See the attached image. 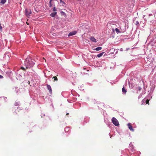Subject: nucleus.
<instances>
[{
  "label": "nucleus",
  "instance_id": "f257e3e1",
  "mask_svg": "<svg viewBox=\"0 0 156 156\" xmlns=\"http://www.w3.org/2000/svg\"><path fill=\"white\" fill-rule=\"evenodd\" d=\"M25 64L26 66V68L32 67L34 64V62L30 58H27L25 62Z\"/></svg>",
  "mask_w": 156,
  "mask_h": 156
},
{
  "label": "nucleus",
  "instance_id": "f03ea898",
  "mask_svg": "<svg viewBox=\"0 0 156 156\" xmlns=\"http://www.w3.org/2000/svg\"><path fill=\"white\" fill-rule=\"evenodd\" d=\"M113 123L116 126L119 125V122L117 119L115 117H113L112 119Z\"/></svg>",
  "mask_w": 156,
  "mask_h": 156
},
{
  "label": "nucleus",
  "instance_id": "7ed1b4c3",
  "mask_svg": "<svg viewBox=\"0 0 156 156\" xmlns=\"http://www.w3.org/2000/svg\"><path fill=\"white\" fill-rule=\"evenodd\" d=\"M54 3V8L53 11H56L57 10L56 9V7L57 5H58L59 4V2L57 0H55L53 2Z\"/></svg>",
  "mask_w": 156,
  "mask_h": 156
},
{
  "label": "nucleus",
  "instance_id": "20e7f679",
  "mask_svg": "<svg viewBox=\"0 0 156 156\" xmlns=\"http://www.w3.org/2000/svg\"><path fill=\"white\" fill-rule=\"evenodd\" d=\"M31 13V11L30 9H27L25 10V14L28 17Z\"/></svg>",
  "mask_w": 156,
  "mask_h": 156
},
{
  "label": "nucleus",
  "instance_id": "39448f33",
  "mask_svg": "<svg viewBox=\"0 0 156 156\" xmlns=\"http://www.w3.org/2000/svg\"><path fill=\"white\" fill-rule=\"evenodd\" d=\"M127 126L128 127V128L131 131H134V129H133L132 126L131 125V124L130 123H129L127 124Z\"/></svg>",
  "mask_w": 156,
  "mask_h": 156
},
{
  "label": "nucleus",
  "instance_id": "423d86ee",
  "mask_svg": "<svg viewBox=\"0 0 156 156\" xmlns=\"http://www.w3.org/2000/svg\"><path fill=\"white\" fill-rule=\"evenodd\" d=\"M47 87L48 90H49L50 93L51 94L52 93V89L51 88V87L48 84H47Z\"/></svg>",
  "mask_w": 156,
  "mask_h": 156
},
{
  "label": "nucleus",
  "instance_id": "0eeeda50",
  "mask_svg": "<svg viewBox=\"0 0 156 156\" xmlns=\"http://www.w3.org/2000/svg\"><path fill=\"white\" fill-rule=\"evenodd\" d=\"M76 33V31H74L70 33L68 35V36H71L75 34Z\"/></svg>",
  "mask_w": 156,
  "mask_h": 156
},
{
  "label": "nucleus",
  "instance_id": "6e6552de",
  "mask_svg": "<svg viewBox=\"0 0 156 156\" xmlns=\"http://www.w3.org/2000/svg\"><path fill=\"white\" fill-rule=\"evenodd\" d=\"M90 39L93 42L96 43L97 42V41L96 40V39L94 37H91L90 38Z\"/></svg>",
  "mask_w": 156,
  "mask_h": 156
},
{
  "label": "nucleus",
  "instance_id": "1a4fd4ad",
  "mask_svg": "<svg viewBox=\"0 0 156 156\" xmlns=\"http://www.w3.org/2000/svg\"><path fill=\"white\" fill-rule=\"evenodd\" d=\"M55 0H51L49 2V6L50 7H52L53 5L54 6L53 2Z\"/></svg>",
  "mask_w": 156,
  "mask_h": 156
},
{
  "label": "nucleus",
  "instance_id": "9d476101",
  "mask_svg": "<svg viewBox=\"0 0 156 156\" xmlns=\"http://www.w3.org/2000/svg\"><path fill=\"white\" fill-rule=\"evenodd\" d=\"M57 14V12H54L51 13L50 14V16H51L52 17H54L55 16V15Z\"/></svg>",
  "mask_w": 156,
  "mask_h": 156
},
{
  "label": "nucleus",
  "instance_id": "9b49d317",
  "mask_svg": "<svg viewBox=\"0 0 156 156\" xmlns=\"http://www.w3.org/2000/svg\"><path fill=\"white\" fill-rule=\"evenodd\" d=\"M61 14L62 16H63L64 17H66V15L65 12L63 11L61 12Z\"/></svg>",
  "mask_w": 156,
  "mask_h": 156
},
{
  "label": "nucleus",
  "instance_id": "f8f14e48",
  "mask_svg": "<svg viewBox=\"0 0 156 156\" xmlns=\"http://www.w3.org/2000/svg\"><path fill=\"white\" fill-rule=\"evenodd\" d=\"M104 53V52H103L101 53L100 54H98L97 57H98V58L100 57L103 55V54Z\"/></svg>",
  "mask_w": 156,
  "mask_h": 156
},
{
  "label": "nucleus",
  "instance_id": "ddd939ff",
  "mask_svg": "<svg viewBox=\"0 0 156 156\" xmlns=\"http://www.w3.org/2000/svg\"><path fill=\"white\" fill-rule=\"evenodd\" d=\"M101 49H102V48L101 47H99L95 49H94V50L98 51L101 50Z\"/></svg>",
  "mask_w": 156,
  "mask_h": 156
},
{
  "label": "nucleus",
  "instance_id": "4468645a",
  "mask_svg": "<svg viewBox=\"0 0 156 156\" xmlns=\"http://www.w3.org/2000/svg\"><path fill=\"white\" fill-rule=\"evenodd\" d=\"M122 90L123 93H124L125 94H126V90L125 89L124 87L122 88Z\"/></svg>",
  "mask_w": 156,
  "mask_h": 156
},
{
  "label": "nucleus",
  "instance_id": "2eb2a0df",
  "mask_svg": "<svg viewBox=\"0 0 156 156\" xmlns=\"http://www.w3.org/2000/svg\"><path fill=\"white\" fill-rule=\"evenodd\" d=\"M6 1V0H1L0 2L1 4H4Z\"/></svg>",
  "mask_w": 156,
  "mask_h": 156
},
{
  "label": "nucleus",
  "instance_id": "dca6fc26",
  "mask_svg": "<svg viewBox=\"0 0 156 156\" xmlns=\"http://www.w3.org/2000/svg\"><path fill=\"white\" fill-rule=\"evenodd\" d=\"M52 79H54V80H53V81H57L58 80V79L57 78V77L56 76H54Z\"/></svg>",
  "mask_w": 156,
  "mask_h": 156
},
{
  "label": "nucleus",
  "instance_id": "f3484780",
  "mask_svg": "<svg viewBox=\"0 0 156 156\" xmlns=\"http://www.w3.org/2000/svg\"><path fill=\"white\" fill-rule=\"evenodd\" d=\"M115 30L116 33H117L118 34L120 32V31L119 30V29L117 28H115Z\"/></svg>",
  "mask_w": 156,
  "mask_h": 156
},
{
  "label": "nucleus",
  "instance_id": "a211bd4d",
  "mask_svg": "<svg viewBox=\"0 0 156 156\" xmlns=\"http://www.w3.org/2000/svg\"><path fill=\"white\" fill-rule=\"evenodd\" d=\"M149 100H148V99L146 101V104L149 105Z\"/></svg>",
  "mask_w": 156,
  "mask_h": 156
},
{
  "label": "nucleus",
  "instance_id": "6ab92c4d",
  "mask_svg": "<svg viewBox=\"0 0 156 156\" xmlns=\"http://www.w3.org/2000/svg\"><path fill=\"white\" fill-rule=\"evenodd\" d=\"M139 22L138 21H136V25H138L139 24Z\"/></svg>",
  "mask_w": 156,
  "mask_h": 156
},
{
  "label": "nucleus",
  "instance_id": "aec40b11",
  "mask_svg": "<svg viewBox=\"0 0 156 156\" xmlns=\"http://www.w3.org/2000/svg\"><path fill=\"white\" fill-rule=\"evenodd\" d=\"M2 26H1V24H0V30L2 31Z\"/></svg>",
  "mask_w": 156,
  "mask_h": 156
},
{
  "label": "nucleus",
  "instance_id": "412c9836",
  "mask_svg": "<svg viewBox=\"0 0 156 156\" xmlns=\"http://www.w3.org/2000/svg\"><path fill=\"white\" fill-rule=\"evenodd\" d=\"M21 69H22V70H23L24 71L25 70V68L23 67H21Z\"/></svg>",
  "mask_w": 156,
  "mask_h": 156
},
{
  "label": "nucleus",
  "instance_id": "4be33fe9",
  "mask_svg": "<svg viewBox=\"0 0 156 156\" xmlns=\"http://www.w3.org/2000/svg\"><path fill=\"white\" fill-rule=\"evenodd\" d=\"M3 78L2 76L0 75V79H2Z\"/></svg>",
  "mask_w": 156,
  "mask_h": 156
},
{
  "label": "nucleus",
  "instance_id": "5701e85b",
  "mask_svg": "<svg viewBox=\"0 0 156 156\" xmlns=\"http://www.w3.org/2000/svg\"><path fill=\"white\" fill-rule=\"evenodd\" d=\"M60 1L61 2H63V3H64L63 2H62V0H60Z\"/></svg>",
  "mask_w": 156,
  "mask_h": 156
},
{
  "label": "nucleus",
  "instance_id": "b1692460",
  "mask_svg": "<svg viewBox=\"0 0 156 156\" xmlns=\"http://www.w3.org/2000/svg\"><path fill=\"white\" fill-rule=\"evenodd\" d=\"M19 105V103H16V104H15V105Z\"/></svg>",
  "mask_w": 156,
  "mask_h": 156
},
{
  "label": "nucleus",
  "instance_id": "393cba45",
  "mask_svg": "<svg viewBox=\"0 0 156 156\" xmlns=\"http://www.w3.org/2000/svg\"><path fill=\"white\" fill-rule=\"evenodd\" d=\"M43 59H44V60H45V62H46V60H45V59H44V58H43Z\"/></svg>",
  "mask_w": 156,
  "mask_h": 156
},
{
  "label": "nucleus",
  "instance_id": "a878e982",
  "mask_svg": "<svg viewBox=\"0 0 156 156\" xmlns=\"http://www.w3.org/2000/svg\"><path fill=\"white\" fill-rule=\"evenodd\" d=\"M69 114V113H67L66 115H68Z\"/></svg>",
  "mask_w": 156,
  "mask_h": 156
},
{
  "label": "nucleus",
  "instance_id": "bb28decb",
  "mask_svg": "<svg viewBox=\"0 0 156 156\" xmlns=\"http://www.w3.org/2000/svg\"><path fill=\"white\" fill-rule=\"evenodd\" d=\"M114 29H112V30H113V31H114Z\"/></svg>",
  "mask_w": 156,
  "mask_h": 156
},
{
  "label": "nucleus",
  "instance_id": "cd10ccee",
  "mask_svg": "<svg viewBox=\"0 0 156 156\" xmlns=\"http://www.w3.org/2000/svg\"><path fill=\"white\" fill-rule=\"evenodd\" d=\"M27 24H28H28H28V23L27 22Z\"/></svg>",
  "mask_w": 156,
  "mask_h": 156
}]
</instances>
